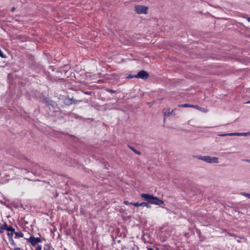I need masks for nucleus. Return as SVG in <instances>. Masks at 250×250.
I'll return each instance as SVG.
<instances>
[{
    "instance_id": "f257e3e1",
    "label": "nucleus",
    "mask_w": 250,
    "mask_h": 250,
    "mask_svg": "<svg viewBox=\"0 0 250 250\" xmlns=\"http://www.w3.org/2000/svg\"><path fill=\"white\" fill-rule=\"evenodd\" d=\"M12 155L16 158L19 159H21L22 157L24 158V162L26 164V168H24V171L26 173L31 172L32 173H36L37 174H40L39 171L40 167L36 164L34 163L33 162L27 159L19 151H15L12 154Z\"/></svg>"
},
{
    "instance_id": "f03ea898",
    "label": "nucleus",
    "mask_w": 250,
    "mask_h": 250,
    "mask_svg": "<svg viewBox=\"0 0 250 250\" xmlns=\"http://www.w3.org/2000/svg\"><path fill=\"white\" fill-rule=\"evenodd\" d=\"M141 197L144 198V199L147 201L148 203L146 202H142L141 203V207H146L147 208H150L151 207L150 204L160 205L161 204H164V202L162 200L158 198L157 197H155L152 195H150L148 194L142 193L141 195Z\"/></svg>"
},
{
    "instance_id": "7ed1b4c3",
    "label": "nucleus",
    "mask_w": 250,
    "mask_h": 250,
    "mask_svg": "<svg viewBox=\"0 0 250 250\" xmlns=\"http://www.w3.org/2000/svg\"><path fill=\"white\" fill-rule=\"evenodd\" d=\"M135 11L138 14H146L148 13V7L145 5H135Z\"/></svg>"
},
{
    "instance_id": "20e7f679",
    "label": "nucleus",
    "mask_w": 250,
    "mask_h": 250,
    "mask_svg": "<svg viewBox=\"0 0 250 250\" xmlns=\"http://www.w3.org/2000/svg\"><path fill=\"white\" fill-rule=\"evenodd\" d=\"M27 240L32 246H35L37 244L42 242L40 237H35L33 235L30 236Z\"/></svg>"
},
{
    "instance_id": "39448f33",
    "label": "nucleus",
    "mask_w": 250,
    "mask_h": 250,
    "mask_svg": "<svg viewBox=\"0 0 250 250\" xmlns=\"http://www.w3.org/2000/svg\"><path fill=\"white\" fill-rule=\"evenodd\" d=\"M149 77L148 73L145 71V70H141L139 71L137 74L134 75V77L138 79H142L144 80L147 79Z\"/></svg>"
},
{
    "instance_id": "423d86ee",
    "label": "nucleus",
    "mask_w": 250,
    "mask_h": 250,
    "mask_svg": "<svg viewBox=\"0 0 250 250\" xmlns=\"http://www.w3.org/2000/svg\"><path fill=\"white\" fill-rule=\"evenodd\" d=\"M204 162L209 164H217L219 163L218 158L216 157H211L209 156H205Z\"/></svg>"
},
{
    "instance_id": "0eeeda50",
    "label": "nucleus",
    "mask_w": 250,
    "mask_h": 250,
    "mask_svg": "<svg viewBox=\"0 0 250 250\" xmlns=\"http://www.w3.org/2000/svg\"><path fill=\"white\" fill-rule=\"evenodd\" d=\"M81 101H78L74 99L73 98H66L64 100V103L67 105H70L72 104H75Z\"/></svg>"
},
{
    "instance_id": "6e6552de",
    "label": "nucleus",
    "mask_w": 250,
    "mask_h": 250,
    "mask_svg": "<svg viewBox=\"0 0 250 250\" xmlns=\"http://www.w3.org/2000/svg\"><path fill=\"white\" fill-rule=\"evenodd\" d=\"M179 106L180 107H193V108H194L198 110H201V109H202V107H200V106H199L198 105H192V104H181V105H179Z\"/></svg>"
},
{
    "instance_id": "1a4fd4ad",
    "label": "nucleus",
    "mask_w": 250,
    "mask_h": 250,
    "mask_svg": "<svg viewBox=\"0 0 250 250\" xmlns=\"http://www.w3.org/2000/svg\"><path fill=\"white\" fill-rule=\"evenodd\" d=\"M174 112V110H171V111L168 110H166L163 111V114L165 117L169 116L173 114Z\"/></svg>"
},
{
    "instance_id": "9d476101",
    "label": "nucleus",
    "mask_w": 250,
    "mask_h": 250,
    "mask_svg": "<svg viewBox=\"0 0 250 250\" xmlns=\"http://www.w3.org/2000/svg\"><path fill=\"white\" fill-rule=\"evenodd\" d=\"M14 233L15 234V238L18 237H23V233L21 231L15 232Z\"/></svg>"
},
{
    "instance_id": "9b49d317",
    "label": "nucleus",
    "mask_w": 250,
    "mask_h": 250,
    "mask_svg": "<svg viewBox=\"0 0 250 250\" xmlns=\"http://www.w3.org/2000/svg\"><path fill=\"white\" fill-rule=\"evenodd\" d=\"M7 230L8 231H11L12 232L11 234V237L12 236L13 234L15 232V229L13 228L11 226H8Z\"/></svg>"
},
{
    "instance_id": "f8f14e48",
    "label": "nucleus",
    "mask_w": 250,
    "mask_h": 250,
    "mask_svg": "<svg viewBox=\"0 0 250 250\" xmlns=\"http://www.w3.org/2000/svg\"><path fill=\"white\" fill-rule=\"evenodd\" d=\"M195 158H197L198 160H202L204 161V158L205 157V156H202V155H197L194 156Z\"/></svg>"
},
{
    "instance_id": "ddd939ff",
    "label": "nucleus",
    "mask_w": 250,
    "mask_h": 250,
    "mask_svg": "<svg viewBox=\"0 0 250 250\" xmlns=\"http://www.w3.org/2000/svg\"><path fill=\"white\" fill-rule=\"evenodd\" d=\"M8 226L6 223H5L4 224L1 225L0 226V229H6L7 230Z\"/></svg>"
},
{
    "instance_id": "4468645a",
    "label": "nucleus",
    "mask_w": 250,
    "mask_h": 250,
    "mask_svg": "<svg viewBox=\"0 0 250 250\" xmlns=\"http://www.w3.org/2000/svg\"><path fill=\"white\" fill-rule=\"evenodd\" d=\"M229 136H240V133H238V132L230 133H229Z\"/></svg>"
},
{
    "instance_id": "2eb2a0df",
    "label": "nucleus",
    "mask_w": 250,
    "mask_h": 250,
    "mask_svg": "<svg viewBox=\"0 0 250 250\" xmlns=\"http://www.w3.org/2000/svg\"><path fill=\"white\" fill-rule=\"evenodd\" d=\"M241 194L242 195L250 199V193H246V192H242Z\"/></svg>"
},
{
    "instance_id": "dca6fc26",
    "label": "nucleus",
    "mask_w": 250,
    "mask_h": 250,
    "mask_svg": "<svg viewBox=\"0 0 250 250\" xmlns=\"http://www.w3.org/2000/svg\"><path fill=\"white\" fill-rule=\"evenodd\" d=\"M130 148L137 154L140 155L141 153L139 151L136 150L134 147H130Z\"/></svg>"
},
{
    "instance_id": "f3484780",
    "label": "nucleus",
    "mask_w": 250,
    "mask_h": 250,
    "mask_svg": "<svg viewBox=\"0 0 250 250\" xmlns=\"http://www.w3.org/2000/svg\"><path fill=\"white\" fill-rule=\"evenodd\" d=\"M43 249L44 250H50V246L48 244H45Z\"/></svg>"
},
{
    "instance_id": "a211bd4d",
    "label": "nucleus",
    "mask_w": 250,
    "mask_h": 250,
    "mask_svg": "<svg viewBox=\"0 0 250 250\" xmlns=\"http://www.w3.org/2000/svg\"><path fill=\"white\" fill-rule=\"evenodd\" d=\"M250 135V132H246V133H240V136H248V135Z\"/></svg>"
},
{
    "instance_id": "6ab92c4d",
    "label": "nucleus",
    "mask_w": 250,
    "mask_h": 250,
    "mask_svg": "<svg viewBox=\"0 0 250 250\" xmlns=\"http://www.w3.org/2000/svg\"><path fill=\"white\" fill-rule=\"evenodd\" d=\"M131 205H134L135 207H140L141 206V203H139L138 202H136V203H131Z\"/></svg>"
},
{
    "instance_id": "aec40b11",
    "label": "nucleus",
    "mask_w": 250,
    "mask_h": 250,
    "mask_svg": "<svg viewBox=\"0 0 250 250\" xmlns=\"http://www.w3.org/2000/svg\"><path fill=\"white\" fill-rule=\"evenodd\" d=\"M0 56L2 58H6L5 55L3 53L2 50L0 49Z\"/></svg>"
},
{
    "instance_id": "412c9836",
    "label": "nucleus",
    "mask_w": 250,
    "mask_h": 250,
    "mask_svg": "<svg viewBox=\"0 0 250 250\" xmlns=\"http://www.w3.org/2000/svg\"><path fill=\"white\" fill-rule=\"evenodd\" d=\"M106 91L109 92V93H115V91L114 90H112V89H108L106 90Z\"/></svg>"
},
{
    "instance_id": "4be33fe9",
    "label": "nucleus",
    "mask_w": 250,
    "mask_h": 250,
    "mask_svg": "<svg viewBox=\"0 0 250 250\" xmlns=\"http://www.w3.org/2000/svg\"><path fill=\"white\" fill-rule=\"evenodd\" d=\"M229 133H226V134H218V135L219 136L224 137V136H229Z\"/></svg>"
},
{
    "instance_id": "5701e85b",
    "label": "nucleus",
    "mask_w": 250,
    "mask_h": 250,
    "mask_svg": "<svg viewBox=\"0 0 250 250\" xmlns=\"http://www.w3.org/2000/svg\"><path fill=\"white\" fill-rule=\"evenodd\" d=\"M42 247L41 245H38V246L36 248L35 250H42Z\"/></svg>"
},
{
    "instance_id": "b1692460",
    "label": "nucleus",
    "mask_w": 250,
    "mask_h": 250,
    "mask_svg": "<svg viewBox=\"0 0 250 250\" xmlns=\"http://www.w3.org/2000/svg\"><path fill=\"white\" fill-rule=\"evenodd\" d=\"M84 93L86 95H91V94L92 93V91H85V92H84Z\"/></svg>"
},
{
    "instance_id": "393cba45",
    "label": "nucleus",
    "mask_w": 250,
    "mask_h": 250,
    "mask_svg": "<svg viewBox=\"0 0 250 250\" xmlns=\"http://www.w3.org/2000/svg\"><path fill=\"white\" fill-rule=\"evenodd\" d=\"M131 202H129L128 201H124V204L125 205H131Z\"/></svg>"
},
{
    "instance_id": "a878e982",
    "label": "nucleus",
    "mask_w": 250,
    "mask_h": 250,
    "mask_svg": "<svg viewBox=\"0 0 250 250\" xmlns=\"http://www.w3.org/2000/svg\"><path fill=\"white\" fill-rule=\"evenodd\" d=\"M200 110L203 112H207L208 111L207 109H206V108H202V107L201 110Z\"/></svg>"
},
{
    "instance_id": "bb28decb",
    "label": "nucleus",
    "mask_w": 250,
    "mask_h": 250,
    "mask_svg": "<svg viewBox=\"0 0 250 250\" xmlns=\"http://www.w3.org/2000/svg\"><path fill=\"white\" fill-rule=\"evenodd\" d=\"M127 78H129V79H131V78H135L134 77V75H128V76L127 77Z\"/></svg>"
},
{
    "instance_id": "cd10ccee",
    "label": "nucleus",
    "mask_w": 250,
    "mask_h": 250,
    "mask_svg": "<svg viewBox=\"0 0 250 250\" xmlns=\"http://www.w3.org/2000/svg\"><path fill=\"white\" fill-rule=\"evenodd\" d=\"M48 106H49V108L50 109H51V108H54V107L53 106V105H52V104H49L48 105Z\"/></svg>"
},
{
    "instance_id": "c85d7f7f",
    "label": "nucleus",
    "mask_w": 250,
    "mask_h": 250,
    "mask_svg": "<svg viewBox=\"0 0 250 250\" xmlns=\"http://www.w3.org/2000/svg\"><path fill=\"white\" fill-rule=\"evenodd\" d=\"M148 250H156L155 248H148L147 249Z\"/></svg>"
},
{
    "instance_id": "c756f323",
    "label": "nucleus",
    "mask_w": 250,
    "mask_h": 250,
    "mask_svg": "<svg viewBox=\"0 0 250 250\" xmlns=\"http://www.w3.org/2000/svg\"><path fill=\"white\" fill-rule=\"evenodd\" d=\"M15 8L14 7H13L11 8V11L12 12H13V11L15 10Z\"/></svg>"
},
{
    "instance_id": "7c9ffc66",
    "label": "nucleus",
    "mask_w": 250,
    "mask_h": 250,
    "mask_svg": "<svg viewBox=\"0 0 250 250\" xmlns=\"http://www.w3.org/2000/svg\"><path fill=\"white\" fill-rule=\"evenodd\" d=\"M245 161H246V162H249L250 163V160L246 159Z\"/></svg>"
},
{
    "instance_id": "2f4dec72",
    "label": "nucleus",
    "mask_w": 250,
    "mask_h": 250,
    "mask_svg": "<svg viewBox=\"0 0 250 250\" xmlns=\"http://www.w3.org/2000/svg\"><path fill=\"white\" fill-rule=\"evenodd\" d=\"M247 21L249 22H250V17H249L247 18Z\"/></svg>"
},
{
    "instance_id": "473e14b6",
    "label": "nucleus",
    "mask_w": 250,
    "mask_h": 250,
    "mask_svg": "<svg viewBox=\"0 0 250 250\" xmlns=\"http://www.w3.org/2000/svg\"><path fill=\"white\" fill-rule=\"evenodd\" d=\"M102 80H99V81H98V83H102Z\"/></svg>"
},
{
    "instance_id": "72a5a7b5",
    "label": "nucleus",
    "mask_w": 250,
    "mask_h": 250,
    "mask_svg": "<svg viewBox=\"0 0 250 250\" xmlns=\"http://www.w3.org/2000/svg\"><path fill=\"white\" fill-rule=\"evenodd\" d=\"M15 250H20V248H17L15 249Z\"/></svg>"
},
{
    "instance_id": "f704fd0d",
    "label": "nucleus",
    "mask_w": 250,
    "mask_h": 250,
    "mask_svg": "<svg viewBox=\"0 0 250 250\" xmlns=\"http://www.w3.org/2000/svg\"><path fill=\"white\" fill-rule=\"evenodd\" d=\"M229 235H230V236H235V235H233V234H231V233H230V234H229Z\"/></svg>"
},
{
    "instance_id": "c9c22d12",
    "label": "nucleus",
    "mask_w": 250,
    "mask_h": 250,
    "mask_svg": "<svg viewBox=\"0 0 250 250\" xmlns=\"http://www.w3.org/2000/svg\"><path fill=\"white\" fill-rule=\"evenodd\" d=\"M247 104H250V101H248L246 103Z\"/></svg>"
},
{
    "instance_id": "e433bc0d",
    "label": "nucleus",
    "mask_w": 250,
    "mask_h": 250,
    "mask_svg": "<svg viewBox=\"0 0 250 250\" xmlns=\"http://www.w3.org/2000/svg\"><path fill=\"white\" fill-rule=\"evenodd\" d=\"M156 250H160L158 248H155Z\"/></svg>"
}]
</instances>
